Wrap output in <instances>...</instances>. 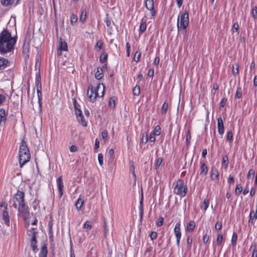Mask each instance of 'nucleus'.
Returning a JSON list of instances; mask_svg holds the SVG:
<instances>
[{
    "label": "nucleus",
    "instance_id": "f03ea898",
    "mask_svg": "<svg viewBox=\"0 0 257 257\" xmlns=\"http://www.w3.org/2000/svg\"><path fill=\"white\" fill-rule=\"evenodd\" d=\"M16 40L11 36L7 30L3 31L0 34V51L6 53L14 48Z\"/></svg>",
    "mask_w": 257,
    "mask_h": 257
},
{
    "label": "nucleus",
    "instance_id": "4be33fe9",
    "mask_svg": "<svg viewBox=\"0 0 257 257\" xmlns=\"http://www.w3.org/2000/svg\"><path fill=\"white\" fill-rule=\"evenodd\" d=\"M8 63V61L6 59L0 57V68H6Z\"/></svg>",
    "mask_w": 257,
    "mask_h": 257
},
{
    "label": "nucleus",
    "instance_id": "ea45409f",
    "mask_svg": "<svg viewBox=\"0 0 257 257\" xmlns=\"http://www.w3.org/2000/svg\"><path fill=\"white\" fill-rule=\"evenodd\" d=\"M161 132V129L160 126L159 125H157L155 127L154 131H153V132H154L157 136H159L160 135Z\"/></svg>",
    "mask_w": 257,
    "mask_h": 257
},
{
    "label": "nucleus",
    "instance_id": "2f4dec72",
    "mask_svg": "<svg viewBox=\"0 0 257 257\" xmlns=\"http://www.w3.org/2000/svg\"><path fill=\"white\" fill-rule=\"evenodd\" d=\"M130 171L133 175L135 180H136V175L135 172V166L133 162H130Z\"/></svg>",
    "mask_w": 257,
    "mask_h": 257
},
{
    "label": "nucleus",
    "instance_id": "a878e982",
    "mask_svg": "<svg viewBox=\"0 0 257 257\" xmlns=\"http://www.w3.org/2000/svg\"><path fill=\"white\" fill-rule=\"evenodd\" d=\"M238 65L236 63L234 64L232 66V72L234 75L238 73Z\"/></svg>",
    "mask_w": 257,
    "mask_h": 257
},
{
    "label": "nucleus",
    "instance_id": "774afa93",
    "mask_svg": "<svg viewBox=\"0 0 257 257\" xmlns=\"http://www.w3.org/2000/svg\"><path fill=\"white\" fill-rule=\"evenodd\" d=\"M105 23H106V26L108 27H109L110 26L111 24V20L109 19H108V18H106Z\"/></svg>",
    "mask_w": 257,
    "mask_h": 257
},
{
    "label": "nucleus",
    "instance_id": "f8f14e48",
    "mask_svg": "<svg viewBox=\"0 0 257 257\" xmlns=\"http://www.w3.org/2000/svg\"><path fill=\"white\" fill-rule=\"evenodd\" d=\"M217 130L218 133L222 135L224 132V125L223 120L221 117H219L217 118Z\"/></svg>",
    "mask_w": 257,
    "mask_h": 257
},
{
    "label": "nucleus",
    "instance_id": "423d86ee",
    "mask_svg": "<svg viewBox=\"0 0 257 257\" xmlns=\"http://www.w3.org/2000/svg\"><path fill=\"white\" fill-rule=\"evenodd\" d=\"M187 191V188L184 185L183 181L181 179H178L175 183L174 192L181 197H184Z\"/></svg>",
    "mask_w": 257,
    "mask_h": 257
},
{
    "label": "nucleus",
    "instance_id": "4c0bfd02",
    "mask_svg": "<svg viewBox=\"0 0 257 257\" xmlns=\"http://www.w3.org/2000/svg\"><path fill=\"white\" fill-rule=\"evenodd\" d=\"M255 174V171L253 169H250L249 170L247 174V178L253 179L254 176Z\"/></svg>",
    "mask_w": 257,
    "mask_h": 257
},
{
    "label": "nucleus",
    "instance_id": "c756f323",
    "mask_svg": "<svg viewBox=\"0 0 257 257\" xmlns=\"http://www.w3.org/2000/svg\"><path fill=\"white\" fill-rule=\"evenodd\" d=\"M14 2V0H1V4L6 7L12 5Z\"/></svg>",
    "mask_w": 257,
    "mask_h": 257
},
{
    "label": "nucleus",
    "instance_id": "338daca9",
    "mask_svg": "<svg viewBox=\"0 0 257 257\" xmlns=\"http://www.w3.org/2000/svg\"><path fill=\"white\" fill-rule=\"evenodd\" d=\"M227 182L230 184H233L234 183V178L232 176H229Z\"/></svg>",
    "mask_w": 257,
    "mask_h": 257
},
{
    "label": "nucleus",
    "instance_id": "37998d69",
    "mask_svg": "<svg viewBox=\"0 0 257 257\" xmlns=\"http://www.w3.org/2000/svg\"><path fill=\"white\" fill-rule=\"evenodd\" d=\"M242 96V91L241 89L240 88H238L237 89L236 94H235V97L237 98H240Z\"/></svg>",
    "mask_w": 257,
    "mask_h": 257
},
{
    "label": "nucleus",
    "instance_id": "052dcab7",
    "mask_svg": "<svg viewBox=\"0 0 257 257\" xmlns=\"http://www.w3.org/2000/svg\"><path fill=\"white\" fill-rule=\"evenodd\" d=\"M163 221H164V218L163 217H160L158 221H157V225L158 226H161L163 223Z\"/></svg>",
    "mask_w": 257,
    "mask_h": 257
},
{
    "label": "nucleus",
    "instance_id": "864d4df0",
    "mask_svg": "<svg viewBox=\"0 0 257 257\" xmlns=\"http://www.w3.org/2000/svg\"><path fill=\"white\" fill-rule=\"evenodd\" d=\"M98 160L99 162V164L100 166H102L103 165V155L102 154H99L98 155Z\"/></svg>",
    "mask_w": 257,
    "mask_h": 257
},
{
    "label": "nucleus",
    "instance_id": "9b49d317",
    "mask_svg": "<svg viewBox=\"0 0 257 257\" xmlns=\"http://www.w3.org/2000/svg\"><path fill=\"white\" fill-rule=\"evenodd\" d=\"M67 50L68 47L67 43L63 41L62 39H60L57 50V55L58 56H60L62 54V51H67Z\"/></svg>",
    "mask_w": 257,
    "mask_h": 257
},
{
    "label": "nucleus",
    "instance_id": "a211bd4d",
    "mask_svg": "<svg viewBox=\"0 0 257 257\" xmlns=\"http://www.w3.org/2000/svg\"><path fill=\"white\" fill-rule=\"evenodd\" d=\"M208 168L205 163L202 164L200 167V175L202 176H206L207 174Z\"/></svg>",
    "mask_w": 257,
    "mask_h": 257
},
{
    "label": "nucleus",
    "instance_id": "4468645a",
    "mask_svg": "<svg viewBox=\"0 0 257 257\" xmlns=\"http://www.w3.org/2000/svg\"><path fill=\"white\" fill-rule=\"evenodd\" d=\"M57 184L59 189V195L61 197L63 195V188L64 187L62 177L60 176L57 180Z\"/></svg>",
    "mask_w": 257,
    "mask_h": 257
},
{
    "label": "nucleus",
    "instance_id": "3c124183",
    "mask_svg": "<svg viewBox=\"0 0 257 257\" xmlns=\"http://www.w3.org/2000/svg\"><path fill=\"white\" fill-rule=\"evenodd\" d=\"M150 237L152 240L155 239L157 237V233L156 231H152L150 234Z\"/></svg>",
    "mask_w": 257,
    "mask_h": 257
},
{
    "label": "nucleus",
    "instance_id": "bb28decb",
    "mask_svg": "<svg viewBox=\"0 0 257 257\" xmlns=\"http://www.w3.org/2000/svg\"><path fill=\"white\" fill-rule=\"evenodd\" d=\"M228 158L226 155H224L222 157V165L224 166L225 168H227L228 167Z\"/></svg>",
    "mask_w": 257,
    "mask_h": 257
},
{
    "label": "nucleus",
    "instance_id": "dca6fc26",
    "mask_svg": "<svg viewBox=\"0 0 257 257\" xmlns=\"http://www.w3.org/2000/svg\"><path fill=\"white\" fill-rule=\"evenodd\" d=\"M174 233L176 238H181V233L180 231V223L177 222L174 227Z\"/></svg>",
    "mask_w": 257,
    "mask_h": 257
},
{
    "label": "nucleus",
    "instance_id": "680f3d73",
    "mask_svg": "<svg viewBox=\"0 0 257 257\" xmlns=\"http://www.w3.org/2000/svg\"><path fill=\"white\" fill-rule=\"evenodd\" d=\"M233 31H235L236 32H238V25L237 23H235L233 24L232 26Z\"/></svg>",
    "mask_w": 257,
    "mask_h": 257
},
{
    "label": "nucleus",
    "instance_id": "8fccbe9b",
    "mask_svg": "<svg viewBox=\"0 0 257 257\" xmlns=\"http://www.w3.org/2000/svg\"><path fill=\"white\" fill-rule=\"evenodd\" d=\"M215 228L216 230H220L222 228V223L220 221H217L215 224Z\"/></svg>",
    "mask_w": 257,
    "mask_h": 257
},
{
    "label": "nucleus",
    "instance_id": "72a5a7b5",
    "mask_svg": "<svg viewBox=\"0 0 257 257\" xmlns=\"http://www.w3.org/2000/svg\"><path fill=\"white\" fill-rule=\"evenodd\" d=\"M37 94H38V101L40 105H41V85L40 84V88H38L37 90Z\"/></svg>",
    "mask_w": 257,
    "mask_h": 257
},
{
    "label": "nucleus",
    "instance_id": "6e6d98bb",
    "mask_svg": "<svg viewBox=\"0 0 257 257\" xmlns=\"http://www.w3.org/2000/svg\"><path fill=\"white\" fill-rule=\"evenodd\" d=\"M227 140L230 141H232V133L231 131H228L227 134Z\"/></svg>",
    "mask_w": 257,
    "mask_h": 257
},
{
    "label": "nucleus",
    "instance_id": "e2e57ef3",
    "mask_svg": "<svg viewBox=\"0 0 257 257\" xmlns=\"http://www.w3.org/2000/svg\"><path fill=\"white\" fill-rule=\"evenodd\" d=\"M226 99L225 98H223L220 102V107H224L226 103Z\"/></svg>",
    "mask_w": 257,
    "mask_h": 257
},
{
    "label": "nucleus",
    "instance_id": "7c9ffc66",
    "mask_svg": "<svg viewBox=\"0 0 257 257\" xmlns=\"http://www.w3.org/2000/svg\"><path fill=\"white\" fill-rule=\"evenodd\" d=\"M251 16L254 20L257 19V7L256 6H254L252 8Z\"/></svg>",
    "mask_w": 257,
    "mask_h": 257
},
{
    "label": "nucleus",
    "instance_id": "69168bd1",
    "mask_svg": "<svg viewBox=\"0 0 257 257\" xmlns=\"http://www.w3.org/2000/svg\"><path fill=\"white\" fill-rule=\"evenodd\" d=\"M70 151L71 152H75L77 151V147L74 145H72L70 147Z\"/></svg>",
    "mask_w": 257,
    "mask_h": 257
},
{
    "label": "nucleus",
    "instance_id": "9d476101",
    "mask_svg": "<svg viewBox=\"0 0 257 257\" xmlns=\"http://www.w3.org/2000/svg\"><path fill=\"white\" fill-rule=\"evenodd\" d=\"M145 7L149 11L151 12L152 16H154L156 15V12L154 7L153 0H146L145 2Z\"/></svg>",
    "mask_w": 257,
    "mask_h": 257
},
{
    "label": "nucleus",
    "instance_id": "f704fd0d",
    "mask_svg": "<svg viewBox=\"0 0 257 257\" xmlns=\"http://www.w3.org/2000/svg\"><path fill=\"white\" fill-rule=\"evenodd\" d=\"M237 239V235L236 232H233L232 238H231V243L233 246L235 245L236 243V240Z\"/></svg>",
    "mask_w": 257,
    "mask_h": 257
},
{
    "label": "nucleus",
    "instance_id": "ddd939ff",
    "mask_svg": "<svg viewBox=\"0 0 257 257\" xmlns=\"http://www.w3.org/2000/svg\"><path fill=\"white\" fill-rule=\"evenodd\" d=\"M210 177L212 180L216 181L218 180L219 177V173L217 170L214 168L212 167L210 172Z\"/></svg>",
    "mask_w": 257,
    "mask_h": 257
},
{
    "label": "nucleus",
    "instance_id": "bf43d9fd",
    "mask_svg": "<svg viewBox=\"0 0 257 257\" xmlns=\"http://www.w3.org/2000/svg\"><path fill=\"white\" fill-rule=\"evenodd\" d=\"M101 137L103 139H106L107 138V132L106 131L104 130L101 133Z\"/></svg>",
    "mask_w": 257,
    "mask_h": 257
},
{
    "label": "nucleus",
    "instance_id": "c03bdc74",
    "mask_svg": "<svg viewBox=\"0 0 257 257\" xmlns=\"http://www.w3.org/2000/svg\"><path fill=\"white\" fill-rule=\"evenodd\" d=\"M250 250H252L251 257H257V250L255 248V246H251L250 248Z\"/></svg>",
    "mask_w": 257,
    "mask_h": 257
},
{
    "label": "nucleus",
    "instance_id": "4d7b16f0",
    "mask_svg": "<svg viewBox=\"0 0 257 257\" xmlns=\"http://www.w3.org/2000/svg\"><path fill=\"white\" fill-rule=\"evenodd\" d=\"M202 240L204 243H207L209 240V236L207 234H204L203 236Z\"/></svg>",
    "mask_w": 257,
    "mask_h": 257
},
{
    "label": "nucleus",
    "instance_id": "e433bc0d",
    "mask_svg": "<svg viewBox=\"0 0 257 257\" xmlns=\"http://www.w3.org/2000/svg\"><path fill=\"white\" fill-rule=\"evenodd\" d=\"M102 45H103V43L101 41H97L95 46V48L96 50L98 51L100 50H101L102 48Z\"/></svg>",
    "mask_w": 257,
    "mask_h": 257
},
{
    "label": "nucleus",
    "instance_id": "09e8293b",
    "mask_svg": "<svg viewBox=\"0 0 257 257\" xmlns=\"http://www.w3.org/2000/svg\"><path fill=\"white\" fill-rule=\"evenodd\" d=\"M242 190V187L239 186V185H237L235 190V193L237 195H238L241 192Z\"/></svg>",
    "mask_w": 257,
    "mask_h": 257
},
{
    "label": "nucleus",
    "instance_id": "a18cd8bd",
    "mask_svg": "<svg viewBox=\"0 0 257 257\" xmlns=\"http://www.w3.org/2000/svg\"><path fill=\"white\" fill-rule=\"evenodd\" d=\"M191 133L190 130H188L187 133L186 135V143L187 145H188L190 144V141L191 140Z\"/></svg>",
    "mask_w": 257,
    "mask_h": 257
},
{
    "label": "nucleus",
    "instance_id": "aec40b11",
    "mask_svg": "<svg viewBox=\"0 0 257 257\" xmlns=\"http://www.w3.org/2000/svg\"><path fill=\"white\" fill-rule=\"evenodd\" d=\"M36 244H37L36 238H35L34 237L32 238L31 239V246L34 252H36L38 250V249L37 248V246Z\"/></svg>",
    "mask_w": 257,
    "mask_h": 257
},
{
    "label": "nucleus",
    "instance_id": "20e7f679",
    "mask_svg": "<svg viewBox=\"0 0 257 257\" xmlns=\"http://www.w3.org/2000/svg\"><path fill=\"white\" fill-rule=\"evenodd\" d=\"M30 157V153L26 143L22 142L19 149V164L21 168L29 161Z\"/></svg>",
    "mask_w": 257,
    "mask_h": 257
},
{
    "label": "nucleus",
    "instance_id": "1a4fd4ad",
    "mask_svg": "<svg viewBox=\"0 0 257 257\" xmlns=\"http://www.w3.org/2000/svg\"><path fill=\"white\" fill-rule=\"evenodd\" d=\"M28 219H27L26 222V227L27 228V234L29 236H31L32 238H36V235L38 233L37 228L35 227H30V223Z\"/></svg>",
    "mask_w": 257,
    "mask_h": 257
},
{
    "label": "nucleus",
    "instance_id": "cd10ccee",
    "mask_svg": "<svg viewBox=\"0 0 257 257\" xmlns=\"http://www.w3.org/2000/svg\"><path fill=\"white\" fill-rule=\"evenodd\" d=\"M209 201L208 199H205L201 206V209L204 211L206 210L209 206Z\"/></svg>",
    "mask_w": 257,
    "mask_h": 257
},
{
    "label": "nucleus",
    "instance_id": "a19ab883",
    "mask_svg": "<svg viewBox=\"0 0 257 257\" xmlns=\"http://www.w3.org/2000/svg\"><path fill=\"white\" fill-rule=\"evenodd\" d=\"M108 105L110 107L113 108L115 107V99L113 97H111L109 99Z\"/></svg>",
    "mask_w": 257,
    "mask_h": 257
},
{
    "label": "nucleus",
    "instance_id": "0e129e2a",
    "mask_svg": "<svg viewBox=\"0 0 257 257\" xmlns=\"http://www.w3.org/2000/svg\"><path fill=\"white\" fill-rule=\"evenodd\" d=\"M148 141V138L147 134H146L145 135L143 134L142 138V141L143 142H144L145 143H146Z\"/></svg>",
    "mask_w": 257,
    "mask_h": 257
},
{
    "label": "nucleus",
    "instance_id": "58836bf2",
    "mask_svg": "<svg viewBox=\"0 0 257 257\" xmlns=\"http://www.w3.org/2000/svg\"><path fill=\"white\" fill-rule=\"evenodd\" d=\"M133 93L135 95H138L140 93V87L139 85H136L133 89Z\"/></svg>",
    "mask_w": 257,
    "mask_h": 257
},
{
    "label": "nucleus",
    "instance_id": "2eb2a0df",
    "mask_svg": "<svg viewBox=\"0 0 257 257\" xmlns=\"http://www.w3.org/2000/svg\"><path fill=\"white\" fill-rule=\"evenodd\" d=\"M257 219V211L251 210L250 212L248 219V223L254 224V220Z\"/></svg>",
    "mask_w": 257,
    "mask_h": 257
},
{
    "label": "nucleus",
    "instance_id": "6ab92c4d",
    "mask_svg": "<svg viewBox=\"0 0 257 257\" xmlns=\"http://www.w3.org/2000/svg\"><path fill=\"white\" fill-rule=\"evenodd\" d=\"M103 77L102 68H100V67L97 68V70L95 74V77L96 79L99 80L101 79Z\"/></svg>",
    "mask_w": 257,
    "mask_h": 257
},
{
    "label": "nucleus",
    "instance_id": "473e14b6",
    "mask_svg": "<svg viewBox=\"0 0 257 257\" xmlns=\"http://www.w3.org/2000/svg\"><path fill=\"white\" fill-rule=\"evenodd\" d=\"M140 218H142L143 216V198H142V199L140 200Z\"/></svg>",
    "mask_w": 257,
    "mask_h": 257
},
{
    "label": "nucleus",
    "instance_id": "49530a36",
    "mask_svg": "<svg viewBox=\"0 0 257 257\" xmlns=\"http://www.w3.org/2000/svg\"><path fill=\"white\" fill-rule=\"evenodd\" d=\"M83 227L84 228L87 229L88 230H90L91 228V222L89 221H87L83 225Z\"/></svg>",
    "mask_w": 257,
    "mask_h": 257
},
{
    "label": "nucleus",
    "instance_id": "393cba45",
    "mask_svg": "<svg viewBox=\"0 0 257 257\" xmlns=\"http://www.w3.org/2000/svg\"><path fill=\"white\" fill-rule=\"evenodd\" d=\"M83 202H84L83 200L81 198H79L77 200V201L75 203V207L78 210H79L81 209V208L82 207V206L83 204Z\"/></svg>",
    "mask_w": 257,
    "mask_h": 257
},
{
    "label": "nucleus",
    "instance_id": "412c9836",
    "mask_svg": "<svg viewBox=\"0 0 257 257\" xmlns=\"http://www.w3.org/2000/svg\"><path fill=\"white\" fill-rule=\"evenodd\" d=\"M195 227V223L193 221H190L187 225V229L188 231H193Z\"/></svg>",
    "mask_w": 257,
    "mask_h": 257
},
{
    "label": "nucleus",
    "instance_id": "b1692460",
    "mask_svg": "<svg viewBox=\"0 0 257 257\" xmlns=\"http://www.w3.org/2000/svg\"><path fill=\"white\" fill-rule=\"evenodd\" d=\"M147 26L146 23L143 20L142 21V23L140 26V33L143 34L146 30Z\"/></svg>",
    "mask_w": 257,
    "mask_h": 257
},
{
    "label": "nucleus",
    "instance_id": "39448f33",
    "mask_svg": "<svg viewBox=\"0 0 257 257\" xmlns=\"http://www.w3.org/2000/svg\"><path fill=\"white\" fill-rule=\"evenodd\" d=\"M189 24V14L187 10H185L184 13L180 14L178 17L177 27L178 29L183 28L186 29Z\"/></svg>",
    "mask_w": 257,
    "mask_h": 257
},
{
    "label": "nucleus",
    "instance_id": "c9c22d12",
    "mask_svg": "<svg viewBox=\"0 0 257 257\" xmlns=\"http://www.w3.org/2000/svg\"><path fill=\"white\" fill-rule=\"evenodd\" d=\"M77 17L74 14H72L71 16L70 22L72 25H74L77 22Z\"/></svg>",
    "mask_w": 257,
    "mask_h": 257
},
{
    "label": "nucleus",
    "instance_id": "f257e3e1",
    "mask_svg": "<svg viewBox=\"0 0 257 257\" xmlns=\"http://www.w3.org/2000/svg\"><path fill=\"white\" fill-rule=\"evenodd\" d=\"M13 206L19 212L18 215L22 217L26 221L30 217L29 209L24 201V192L18 191L13 198Z\"/></svg>",
    "mask_w": 257,
    "mask_h": 257
},
{
    "label": "nucleus",
    "instance_id": "7ed1b4c3",
    "mask_svg": "<svg viewBox=\"0 0 257 257\" xmlns=\"http://www.w3.org/2000/svg\"><path fill=\"white\" fill-rule=\"evenodd\" d=\"M104 93V86L103 84H98L96 90H94L93 86L90 85L87 90V95L90 101L94 102L97 97H102Z\"/></svg>",
    "mask_w": 257,
    "mask_h": 257
},
{
    "label": "nucleus",
    "instance_id": "6e6552de",
    "mask_svg": "<svg viewBox=\"0 0 257 257\" xmlns=\"http://www.w3.org/2000/svg\"><path fill=\"white\" fill-rule=\"evenodd\" d=\"M1 207H4V210L3 213V218L5 223L9 226L10 225V217L8 211V204L7 203L3 202L0 205Z\"/></svg>",
    "mask_w": 257,
    "mask_h": 257
},
{
    "label": "nucleus",
    "instance_id": "79ce46f5",
    "mask_svg": "<svg viewBox=\"0 0 257 257\" xmlns=\"http://www.w3.org/2000/svg\"><path fill=\"white\" fill-rule=\"evenodd\" d=\"M222 239H223V235L221 233H219L218 235V236H217V239H216V242H217V244H218V245H221V242L222 241Z\"/></svg>",
    "mask_w": 257,
    "mask_h": 257
},
{
    "label": "nucleus",
    "instance_id": "0eeeda50",
    "mask_svg": "<svg viewBox=\"0 0 257 257\" xmlns=\"http://www.w3.org/2000/svg\"><path fill=\"white\" fill-rule=\"evenodd\" d=\"M74 106L75 108V114L78 121L83 126H86L87 124V121L85 119L84 116L82 115L81 110L77 108L75 105Z\"/></svg>",
    "mask_w": 257,
    "mask_h": 257
},
{
    "label": "nucleus",
    "instance_id": "de8ad7c7",
    "mask_svg": "<svg viewBox=\"0 0 257 257\" xmlns=\"http://www.w3.org/2000/svg\"><path fill=\"white\" fill-rule=\"evenodd\" d=\"M156 134H155V133L154 132H151L150 134V136H149V140L150 142H155V136H156Z\"/></svg>",
    "mask_w": 257,
    "mask_h": 257
},
{
    "label": "nucleus",
    "instance_id": "603ef678",
    "mask_svg": "<svg viewBox=\"0 0 257 257\" xmlns=\"http://www.w3.org/2000/svg\"><path fill=\"white\" fill-rule=\"evenodd\" d=\"M6 96L4 95L0 94V105L4 103L6 101Z\"/></svg>",
    "mask_w": 257,
    "mask_h": 257
},
{
    "label": "nucleus",
    "instance_id": "5701e85b",
    "mask_svg": "<svg viewBox=\"0 0 257 257\" xmlns=\"http://www.w3.org/2000/svg\"><path fill=\"white\" fill-rule=\"evenodd\" d=\"M86 11L84 9L81 10V15L79 17L80 21L81 22L84 23L86 20Z\"/></svg>",
    "mask_w": 257,
    "mask_h": 257
},
{
    "label": "nucleus",
    "instance_id": "13d9d810",
    "mask_svg": "<svg viewBox=\"0 0 257 257\" xmlns=\"http://www.w3.org/2000/svg\"><path fill=\"white\" fill-rule=\"evenodd\" d=\"M187 242L188 244V247L190 248V245L192 242V238L191 236H188L187 237Z\"/></svg>",
    "mask_w": 257,
    "mask_h": 257
},
{
    "label": "nucleus",
    "instance_id": "f3484780",
    "mask_svg": "<svg viewBox=\"0 0 257 257\" xmlns=\"http://www.w3.org/2000/svg\"><path fill=\"white\" fill-rule=\"evenodd\" d=\"M47 247L46 245L41 246L40 252L39 253V257H47Z\"/></svg>",
    "mask_w": 257,
    "mask_h": 257
},
{
    "label": "nucleus",
    "instance_id": "c85d7f7f",
    "mask_svg": "<svg viewBox=\"0 0 257 257\" xmlns=\"http://www.w3.org/2000/svg\"><path fill=\"white\" fill-rule=\"evenodd\" d=\"M168 103L166 101L164 102L161 108L162 114H164L166 113L168 108Z\"/></svg>",
    "mask_w": 257,
    "mask_h": 257
},
{
    "label": "nucleus",
    "instance_id": "5fc2aeb1",
    "mask_svg": "<svg viewBox=\"0 0 257 257\" xmlns=\"http://www.w3.org/2000/svg\"><path fill=\"white\" fill-rule=\"evenodd\" d=\"M162 163V159L161 158H158L156 162V164H155V166L157 168H159L160 165H161Z\"/></svg>",
    "mask_w": 257,
    "mask_h": 257
}]
</instances>
